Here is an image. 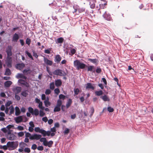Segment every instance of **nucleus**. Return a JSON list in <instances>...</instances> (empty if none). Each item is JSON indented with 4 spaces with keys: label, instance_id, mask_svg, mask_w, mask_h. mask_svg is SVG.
<instances>
[{
    "label": "nucleus",
    "instance_id": "f257e3e1",
    "mask_svg": "<svg viewBox=\"0 0 153 153\" xmlns=\"http://www.w3.org/2000/svg\"><path fill=\"white\" fill-rule=\"evenodd\" d=\"M12 46L10 45H8L6 48V52L7 54V57L6 62H12V58L11 56L12 55Z\"/></svg>",
    "mask_w": 153,
    "mask_h": 153
},
{
    "label": "nucleus",
    "instance_id": "f03ea898",
    "mask_svg": "<svg viewBox=\"0 0 153 153\" xmlns=\"http://www.w3.org/2000/svg\"><path fill=\"white\" fill-rule=\"evenodd\" d=\"M18 142L16 141L8 142L7 143V146L8 148V150L9 151L14 150L18 147Z\"/></svg>",
    "mask_w": 153,
    "mask_h": 153
},
{
    "label": "nucleus",
    "instance_id": "7ed1b4c3",
    "mask_svg": "<svg viewBox=\"0 0 153 153\" xmlns=\"http://www.w3.org/2000/svg\"><path fill=\"white\" fill-rule=\"evenodd\" d=\"M25 136L26 137H29L30 140H38L42 137V135L37 134H31L30 133L27 132L25 134Z\"/></svg>",
    "mask_w": 153,
    "mask_h": 153
},
{
    "label": "nucleus",
    "instance_id": "20e7f679",
    "mask_svg": "<svg viewBox=\"0 0 153 153\" xmlns=\"http://www.w3.org/2000/svg\"><path fill=\"white\" fill-rule=\"evenodd\" d=\"M74 66L76 67L77 70L83 69L87 67L86 65L81 62L78 60L74 61Z\"/></svg>",
    "mask_w": 153,
    "mask_h": 153
},
{
    "label": "nucleus",
    "instance_id": "39448f33",
    "mask_svg": "<svg viewBox=\"0 0 153 153\" xmlns=\"http://www.w3.org/2000/svg\"><path fill=\"white\" fill-rule=\"evenodd\" d=\"M53 74L55 75L59 76H65L67 74L65 71L59 69H56L53 72Z\"/></svg>",
    "mask_w": 153,
    "mask_h": 153
},
{
    "label": "nucleus",
    "instance_id": "423d86ee",
    "mask_svg": "<svg viewBox=\"0 0 153 153\" xmlns=\"http://www.w3.org/2000/svg\"><path fill=\"white\" fill-rule=\"evenodd\" d=\"M102 16L105 20L108 21H111V19L110 15L109 13H107L106 11L105 12Z\"/></svg>",
    "mask_w": 153,
    "mask_h": 153
},
{
    "label": "nucleus",
    "instance_id": "0eeeda50",
    "mask_svg": "<svg viewBox=\"0 0 153 153\" xmlns=\"http://www.w3.org/2000/svg\"><path fill=\"white\" fill-rule=\"evenodd\" d=\"M19 38V35L16 33H15L13 36L12 41V42H17Z\"/></svg>",
    "mask_w": 153,
    "mask_h": 153
},
{
    "label": "nucleus",
    "instance_id": "6e6552de",
    "mask_svg": "<svg viewBox=\"0 0 153 153\" xmlns=\"http://www.w3.org/2000/svg\"><path fill=\"white\" fill-rule=\"evenodd\" d=\"M94 85V84L90 82L87 83V84L85 85L86 89L88 90L91 89L92 90H94V87L93 86Z\"/></svg>",
    "mask_w": 153,
    "mask_h": 153
},
{
    "label": "nucleus",
    "instance_id": "1a4fd4ad",
    "mask_svg": "<svg viewBox=\"0 0 153 153\" xmlns=\"http://www.w3.org/2000/svg\"><path fill=\"white\" fill-rule=\"evenodd\" d=\"M25 65L24 63L22 62L18 63L16 65V69L19 70H21L23 68L25 67Z\"/></svg>",
    "mask_w": 153,
    "mask_h": 153
},
{
    "label": "nucleus",
    "instance_id": "9d476101",
    "mask_svg": "<svg viewBox=\"0 0 153 153\" xmlns=\"http://www.w3.org/2000/svg\"><path fill=\"white\" fill-rule=\"evenodd\" d=\"M21 87L19 86H16L12 89L13 91L16 94H19L21 91Z\"/></svg>",
    "mask_w": 153,
    "mask_h": 153
},
{
    "label": "nucleus",
    "instance_id": "9b49d317",
    "mask_svg": "<svg viewBox=\"0 0 153 153\" xmlns=\"http://www.w3.org/2000/svg\"><path fill=\"white\" fill-rule=\"evenodd\" d=\"M23 116H19L16 117H15L14 118L16 122L18 123H19L22 122L23 119L22 118Z\"/></svg>",
    "mask_w": 153,
    "mask_h": 153
},
{
    "label": "nucleus",
    "instance_id": "f8f14e48",
    "mask_svg": "<svg viewBox=\"0 0 153 153\" xmlns=\"http://www.w3.org/2000/svg\"><path fill=\"white\" fill-rule=\"evenodd\" d=\"M44 62L47 65L51 66L53 64V62L52 61L49 60L48 59L45 57H44Z\"/></svg>",
    "mask_w": 153,
    "mask_h": 153
},
{
    "label": "nucleus",
    "instance_id": "ddd939ff",
    "mask_svg": "<svg viewBox=\"0 0 153 153\" xmlns=\"http://www.w3.org/2000/svg\"><path fill=\"white\" fill-rule=\"evenodd\" d=\"M32 72V71L30 69L29 67L27 68V69H24L22 71L24 74L25 75L30 74Z\"/></svg>",
    "mask_w": 153,
    "mask_h": 153
},
{
    "label": "nucleus",
    "instance_id": "4468645a",
    "mask_svg": "<svg viewBox=\"0 0 153 153\" xmlns=\"http://www.w3.org/2000/svg\"><path fill=\"white\" fill-rule=\"evenodd\" d=\"M88 60L91 62L95 64L96 65H98L99 62V60L97 59H92L91 58H88Z\"/></svg>",
    "mask_w": 153,
    "mask_h": 153
},
{
    "label": "nucleus",
    "instance_id": "2eb2a0df",
    "mask_svg": "<svg viewBox=\"0 0 153 153\" xmlns=\"http://www.w3.org/2000/svg\"><path fill=\"white\" fill-rule=\"evenodd\" d=\"M62 59V57L59 54L56 55L55 57L54 61L57 64L59 63Z\"/></svg>",
    "mask_w": 153,
    "mask_h": 153
},
{
    "label": "nucleus",
    "instance_id": "dca6fc26",
    "mask_svg": "<svg viewBox=\"0 0 153 153\" xmlns=\"http://www.w3.org/2000/svg\"><path fill=\"white\" fill-rule=\"evenodd\" d=\"M7 137L10 140H15L16 139V137L14 134L12 133L10 135H7Z\"/></svg>",
    "mask_w": 153,
    "mask_h": 153
},
{
    "label": "nucleus",
    "instance_id": "f3484780",
    "mask_svg": "<svg viewBox=\"0 0 153 153\" xmlns=\"http://www.w3.org/2000/svg\"><path fill=\"white\" fill-rule=\"evenodd\" d=\"M62 84V82L60 79H55V85L57 87L60 86Z\"/></svg>",
    "mask_w": 153,
    "mask_h": 153
},
{
    "label": "nucleus",
    "instance_id": "a211bd4d",
    "mask_svg": "<svg viewBox=\"0 0 153 153\" xmlns=\"http://www.w3.org/2000/svg\"><path fill=\"white\" fill-rule=\"evenodd\" d=\"M12 84V82L10 80H7L4 82V86L5 87L8 88Z\"/></svg>",
    "mask_w": 153,
    "mask_h": 153
},
{
    "label": "nucleus",
    "instance_id": "6ab92c4d",
    "mask_svg": "<svg viewBox=\"0 0 153 153\" xmlns=\"http://www.w3.org/2000/svg\"><path fill=\"white\" fill-rule=\"evenodd\" d=\"M100 98L105 102L109 101H110L108 97L106 95L100 96Z\"/></svg>",
    "mask_w": 153,
    "mask_h": 153
},
{
    "label": "nucleus",
    "instance_id": "aec40b11",
    "mask_svg": "<svg viewBox=\"0 0 153 153\" xmlns=\"http://www.w3.org/2000/svg\"><path fill=\"white\" fill-rule=\"evenodd\" d=\"M15 114L16 116L19 115L21 113V111L19 108L18 106H16L15 107Z\"/></svg>",
    "mask_w": 153,
    "mask_h": 153
},
{
    "label": "nucleus",
    "instance_id": "412c9836",
    "mask_svg": "<svg viewBox=\"0 0 153 153\" xmlns=\"http://www.w3.org/2000/svg\"><path fill=\"white\" fill-rule=\"evenodd\" d=\"M72 103V100L71 99H69L68 100L66 104V107L67 108H68Z\"/></svg>",
    "mask_w": 153,
    "mask_h": 153
},
{
    "label": "nucleus",
    "instance_id": "4be33fe9",
    "mask_svg": "<svg viewBox=\"0 0 153 153\" xmlns=\"http://www.w3.org/2000/svg\"><path fill=\"white\" fill-rule=\"evenodd\" d=\"M16 77L19 79V78H22L24 79H26L27 77L25 76L23 74L21 73H18L16 76Z\"/></svg>",
    "mask_w": 153,
    "mask_h": 153
},
{
    "label": "nucleus",
    "instance_id": "5701e85b",
    "mask_svg": "<svg viewBox=\"0 0 153 153\" xmlns=\"http://www.w3.org/2000/svg\"><path fill=\"white\" fill-rule=\"evenodd\" d=\"M94 66L93 65H89L88 67L87 71H91L94 72L95 70H94Z\"/></svg>",
    "mask_w": 153,
    "mask_h": 153
},
{
    "label": "nucleus",
    "instance_id": "b1692460",
    "mask_svg": "<svg viewBox=\"0 0 153 153\" xmlns=\"http://www.w3.org/2000/svg\"><path fill=\"white\" fill-rule=\"evenodd\" d=\"M11 74V72L10 70L8 68H6V71L4 73V75L7 76H10Z\"/></svg>",
    "mask_w": 153,
    "mask_h": 153
},
{
    "label": "nucleus",
    "instance_id": "393cba45",
    "mask_svg": "<svg viewBox=\"0 0 153 153\" xmlns=\"http://www.w3.org/2000/svg\"><path fill=\"white\" fill-rule=\"evenodd\" d=\"M28 92V91L27 90H24L21 93V95L23 97H26L28 94L27 93Z\"/></svg>",
    "mask_w": 153,
    "mask_h": 153
},
{
    "label": "nucleus",
    "instance_id": "a878e982",
    "mask_svg": "<svg viewBox=\"0 0 153 153\" xmlns=\"http://www.w3.org/2000/svg\"><path fill=\"white\" fill-rule=\"evenodd\" d=\"M25 53L31 60H33V57L31 54L27 50H26L25 51Z\"/></svg>",
    "mask_w": 153,
    "mask_h": 153
},
{
    "label": "nucleus",
    "instance_id": "bb28decb",
    "mask_svg": "<svg viewBox=\"0 0 153 153\" xmlns=\"http://www.w3.org/2000/svg\"><path fill=\"white\" fill-rule=\"evenodd\" d=\"M64 40V39L63 38L60 37L57 39L56 41V43H62Z\"/></svg>",
    "mask_w": 153,
    "mask_h": 153
},
{
    "label": "nucleus",
    "instance_id": "cd10ccee",
    "mask_svg": "<svg viewBox=\"0 0 153 153\" xmlns=\"http://www.w3.org/2000/svg\"><path fill=\"white\" fill-rule=\"evenodd\" d=\"M9 109L10 110V114L11 115L14 113V108L13 105H11L9 108Z\"/></svg>",
    "mask_w": 153,
    "mask_h": 153
},
{
    "label": "nucleus",
    "instance_id": "c85d7f7f",
    "mask_svg": "<svg viewBox=\"0 0 153 153\" xmlns=\"http://www.w3.org/2000/svg\"><path fill=\"white\" fill-rule=\"evenodd\" d=\"M42 128L41 129L39 127H36L34 128L35 131L37 133H41L42 131H43Z\"/></svg>",
    "mask_w": 153,
    "mask_h": 153
},
{
    "label": "nucleus",
    "instance_id": "c756f323",
    "mask_svg": "<svg viewBox=\"0 0 153 153\" xmlns=\"http://www.w3.org/2000/svg\"><path fill=\"white\" fill-rule=\"evenodd\" d=\"M95 93L96 95L97 96H100L103 94V92L102 90H100L99 91H95Z\"/></svg>",
    "mask_w": 153,
    "mask_h": 153
},
{
    "label": "nucleus",
    "instance_id": "7c9ffc66",
    "mask_svg": "<svg viewBox=\"0 0 153 153\" xmlns=\"http://www.w3.org/2000/svg\"><path fill=\"white\" fill-rule=\"evenodd\" d=\"M39 114V110L37 108H35L34 109V112L33 111L32 115H34L35 116H37Z\"/></svg>",
    "mask_w": 153,
    "mask_h": 153
},
{
    "label": "nucleus",
    "instance_id": "2f4dec72",
    "mask_svg": "<svg viewBox=\"0 0 153 153\" xmlns=\"http://www.w3.org/2000/svg\"><path fill=\"white\" fill-rule=\"evenodd\" d=\"M61 110L60 107L56 105L53 111L54 112H59Z\"/></svg>",
    "mask_w": 153,
    "mask_h": 153
},
{
    "label": "nucleus",
    "instance_id": "473e14b6",
    "mask_svg": "<svg viewBox=\"0 0 153 153\" xmlns=\"http://www.w3.org/2000/svg\"><path fill=\"white\" fill-rule=\"evenodd\" d=\"M74 96L75 95H78L80 92V91L78 88H74Z\"/></svg>",
    "mask_w": 153,
    "mask_h": 153
},
{
    "label": "nucleus",
    "instance_id": "72a5a7b5",
    "mask_svg": "<svg viewBox=\"0 0 153 153\" xmlns=\"http://www.w3.org/2000/svg\"><path fill=\"white\" fill-rule=\"evenodd\" d=\"M8 147H7V144L6 145H5L4 146H2L1 145H0V149H3L4 150H7L8 149Z\"/></svg>",
    "mask_w": 153,
    "mask_h": 153
},
{
    "label": "nucleus",
    "instance_id": "f704fd0d",
    "mask_svg": "<svg viewBox=\"0 0 153 153\" xmlns=\"http://www.w3.org/2000/svg\"><path fill=\"white\" fill-rule=\"evenodd\" d=\"M44 103L45 106L46 107H48L51 105V103L49 101H44Z\"/></svg>",
    "mask_w": 153,
    "mask_h": 153
},
{
    "label": "nucleus",
    "instance_id": "c9c22d12",
    "mask_svg": "<svg viewBox=\"0 0 153 153\" xmlns=\"http://www.w3.org/2000/svg\"><path fill=\"white\" fill-rule=\"evenodd\" d=\"M25 145L27 146V144L23 142H21V143H19V147L22 148H23L25 147Z\"/></svg>",
    "mask_w": 153,
    "mask_h": 153
},
{
    "label": "nucleus",
    "instance_id": "e433bc0d",
    "mask_svg": "<svg viewBox=\"0 0 153 153\" xmlns=\"http://www.w3.org/2000/svg\"><path fill=\"white\" fill-rule=\"evenodd\" d=\"M73 7L74 10V12H73V13L76 12L77 10H78V9L79 8V6L76 4L74 5L73 6Z\"/></svg>",
    "mask_w": 153,
    "mask_h": 153
},
{
    "label": "nucleus",
    "instance_id": "4c0bfd02",
    "mask_svg": "<svg viewBox=\"0 0 153 153\" xmlns=\"http://www.w3.org/2000/svg\"><path fill=\"white\" fill-rule=\"evenodd\" d=\"M26 43L28 45H29L31 43V41L30 38H27L26 40Z\"/></svg>",
    "mask_w": 153,
    "mask_h": 153
},
{
    "label": "nucleus",
    "instance_id": "58836bf2",
    "mask_svg": "<svg viewBox=\"0 0 153 153\" xmlns=\"http://www.w3.org/2000/svg\"><path fill=\"white\" fill-rule=\"evenodd\" d=\"M53 143V142L52 140H50L48 142V141L47 146L50 148L52 146Z\"/></svg>",
    "mask_w": 153,
    "mask_h": 153
},
{
    "label": "nucleus",
    "instance_id": "ea45409f",
    "mask_svg": "<svg viewBox=\"0 0 153 153\" xmlns=\"http://www.w3.org/2000/svg\"><path fill=\"white\" fill-rule=\"evenodd\" d=\"M94 110L93 107H92L90 108V116L91 117L93 115L94 112Z\"/></svg>",
    "mask_w": 153,
    "mask_h": 153
},
{
    "label": "nucleus",
    "instance_id": "a19ab883",
    "mask_svg": "<svg viewBox=\"0 0 153 153\" xmlns=\"http://www.w3.org/2000/svg\"><path fill=\"white\" fill-rule=\"evenodd\" d=\"M55 88V86L53 82L50 83V88L51 89L53 90Z\"/></svg>",
    "mask_w": 153,
    "mask_h": 153
},
{
    "label": "nucleus",
    "instance_id": "79ce46f5",
    "mask_svg": "<svg viewBox=\"0 0 153 153\" xmlns=\"http://www.w3.org/2000/svg\"><path fill=\"white\" fill-rule=\"evenodd\" d=\"M101 69L99 66H97L95 71L98 74L100 73L101 72Z\"/></svg>",
    "mask_w": 153,
    "mask_h": 153
},
{
    "label": "nucleus",
    "instance_id": "37998d69",
    "mask_svg": "<svg viewBox=\"0 0 153 153\" xmlns=\"http://www.w3.org/2000/svg\"><path fill=\"white\" fill-rule=\"evenodd\" d=\"M107 110L109 112H112L114 111V109L111 106H108L107 108Z\"/></svg>",
    "mask_w": 153,
    "mask_h": 153
},
{
    "label": "nucleus",
    "instance_id": "c03bdc74",
    "mask_svg": "<svg viewBox=\"0 0 153 153\" xmlns=\"http://www.w3.org/2000/svg\"><path fill=\"white\" fill-rule=\"evenodd\" d=\"M66 97V96L64 95L63 94H60L59 96V99H62L63 100H64Z\"/></svg>",
    "mask_w": 153,
    "mask_h": 153
},
{
    "label": "nucleus",
    "instance_id": "a18cd8bd",
    "mask_svg": "<svg viewBox=\"0 0 153 153\" xmlns=\"http://www.w3.org/2000/svg\"><path fill=\"white\" fill-rule=\"evenodd\" d=\"M62 101L60 100L59 99L57 101L56 105L60 107L62 105Z\"/></svg>",
    "mask_w": 153,
    "mask_h": 153
},
{
    "label": "nucleus",
    "instance_id": "49530a36",
    "mask_svg": "<svg viewBox=\"0 0 153 153\" xmlns=\"http://www.w3.org/2000/svg\"><path fill=\"white\" fill-rule=\"evenodd\" d=\"M24 151L26 153H29L30 152V150L29 148L26 147L24 149Z\"/></svg>",
    "mask_w": 153,
    "mask_h": 153
},
{
    "label": "nucleus",
    "instance_id": "de8ad7c7",
    "mask_svg": "<svg viewBox=\"0 0 153 153\" xmlns=\"http://www.w3.org/2000/svg\"><path fill=\"white\" fill-rule=\"evenodd\" d=\"M85 8L82 7L81 8H79L78 9V12L79 13H81L83 12H85Z\"/></svg>",
    "mask_w": 153,
    "mask_h": 153
},
{
    "label": "nucleus",
    "instance_id": "09e8293b",
    "mask_svg": "<svg viewBox=\"0 0 153 153\" xmlns=\"http://www.w3.org/2000/svg\"><path fill=\"white\" fill-rule=\"evenodd\" d=\"M22 85L27 88L29 87L30 86L29 83L25 81Z\"/></svg>",
    "mask_w": 153,
    "mask_h": 153
},
{
    "label": "nucleus",
    "instance_id": "8fccbe9b",
    "mask_svg": "<svg viewBox=\"0 0 153 153\" xmlns=\"http://www.w3.org/2000/svg\"><path fill=\"white\" fill-rule=\"evenodd\" d=\"M33 126H29L28 130L30 132H32L33 131V128L34 127V125L33 123Z\"/></svg>",
    "mask_w": 153,
    "mask_h": 153
},
{
    "label": "nucleus",
    "instance_id": "3c124183",
    "mask_svg": "<svg viewBox=\"0 0 153 153\" xmlns=\"http://www.w3.org/2000/svg\"><path fill=\"white\" fill-rule=\"evenodd\" d=\"M69 131L70 129L68 128H66L64 132V133L65 134H67L69 133Z\"/></svg>",
    "mask_w": 153,
    "mask_h": 153
},
{
    "label": "nucleus",
    "instance_id": "603ef678",
    "mask_svg": "<svg viewBox=\"0 0 153 153\" xmlns=\"http://www.w3.org/2000/svg\"><path fill=\"white\" fill-rule=\"evenodd\" d=\"M37 146L36 144H33L31 147V149L35 150L37 149Z\"/></svg>",
    "mask_w": 153,
    "mask_h": 153
},
{
    "label": "nucleus",
    "instance_id": "864d4df0",
    "mask_svg": "<svg viewBox=\"0 0 153 153\" xmlns=\"http://www.w3.org/2000/svg\"><path fill=\"white\" fill-rule=\"evenodd\" d=\"M55 93L56 95H58L60 92V90L58 88H56L54 90Z\"/></svg>",
    "mask_w": 153,
    "mask_h": 153
},
{
    "label": "nucleus",
    "instance_id": "5fc2aeb1",
    "mask_svg": "<svg viewBox=\"0 0 153 153\" xmlns=\"http://www.w3.org/2000/svg\"><path fill=\"white\" fill-rule=\"evenodd\" d=\"M6 63L8 67L11 68L12 67V62H6Z\"/></svg>",
    "mask_w": 153,
    "mask_h": 153
},
{
    "label": "nucleus",
    "instance_id": "6e6d98bb",
    "mask_svg": "<svg viewBox=\"0 0 153 153\" xmlns=\"http://www.w3.org/2000/svg\"><path fill=\"white\" fill-rule=\"evenodd\" d=\"M12 102L11 101H8L6 103L5 105L6 107H7L8 106H9L10 105V104L12 103Z\"/></svg>",
    "mask_w": 153,
    "mask_h": 153
},
{
    "label": "nucleus",
    "instance_id": "4d7b16f0",
    "mask_svg": "<svg viewBox=\"0 0 153 153\" xmlns=\"http://www.w3.org/2000/svg\"><path fill=\"white\" fill-rule=\"evenodd\" d=\"M37 149L39 151H42L44 149V147L42 146H39L37 147Z\"/></svg>",
    "mask_w": 153,
    "mask_h": 153
},
{
    "label": "nucleus",
    "instance_id": "13d9d810",
    "mask_svg": "<svg viewBox=\"0 0 153 153\" xmlns=\"http://www.w3.org/2000/svg\"><path fill=\"white\" fill-rule=\"evenodd\" d=\"M45 113L43 111L41 110H40L39 111V116L41 117H42L45 115Z\"/></svg>",
    "mask_w": 153,
    "mask_h": 153
},
{
    "label": "nucleus",
    "instance_id": "bf43d9fd",
    "mask_svg": "<svg viewBox=\"0 0 153 153\" xmlns=\"http://www.w3.org/2000/svg\"><path fill=\"white\" fill-rule=\"evenodd\" d=\"M28 111L32 114L33 111V109L31 107H30L28 108Z\"/></svg>",
    "mask_w": 153,
    "mask_h": 153
},
{
    "label": "nucleus",
    "instance_id": "052dcab7",
    "mask_svg": "<svg viewBox=\"0 0 153 153\" xmlns=\"http://www.w3.org/2000/svg\"><path fill=\"white\" fill-rule=\"evenodd\" d=\"M42 130L43 131H42L41 133H41L43 137H45L46 136V131L44 129H42Z\"/></svg>",
    "mask_w": 153,
    "mask_h": 153
},
{
    "label": "nucleus",
    "instance_id": "680f3d73",
    "mask_svg": "<svg viewBox=\"0 0 153 153\" xmlns=\"http://www.w3.org/2000/svg\"><path fill=\"white\" fill-rule=\"evenodd\" d=\"M18 135L19 137H22L24 135V132L21 131L18 133Z\"/></svg>",
    "mask_w": 153,
    "mask_h": 153
},
{
    "label": "nucleus",
    "instance_id": "e2e57ef3",
    "mask_svg": "<svg viewBox=\"0 0 153 153\" xmlns=\"http://www.w3.org/2000/svg\"><path fill=\"white\" fill-rule=\"evenodd\" d=\"M51 90H50L49 89H47L46 90L45 92V93L46 95H49L51 93Z\"/></svg>",
    "mask_w": 153,
    "mask_h": 153
},
{
    "label": "nucleus",
    "instance_id": "0e129e2a",
    "mask_svg": "<svg viewBox=\"0 0 153 153\" xmlns=\"http://www.w3.org/2000/svg\"><path fill=\"white\" fill-rule=\"evenodd\" d=\"M39 140H40V141L41 142H43H43L45 141H46V140H47L46 139V138H45V137H40V138H39Z\"/></svg>",
    "mask_w": 153,
    "mask_h": 153
},
{
    "label": "nucleus",
    "instance_id": "69168bd1",
    "mask_svg": "<svg viewBox=\"0 0 153 153\" xmlns=\"http://www.w3.org/2000/svg\"><path fill=\"white\" fill-rule=\"evenodd\" d=\"M15 98L18 101L20 100V97L19 96L17 95V94H15Z\"/></svg>",
    "mask_w": 153,
    "mask_h": 153
},
{
    "label": "nucleus",
    "instance_id": "338daca9",
    "mask_svg": "<svg viewBox=\"0 0 153 153\" xmlns=\"http://www.w3.org/2000/svg\"><path fill=\"white\" fill-rule=\"evenodd\" d=\"M17 129L19 131H22L24 130V128L21 126H18L17 128Z\"/></svg>",
    "mask_w": 153,
    "mask_h": 153
},
{
    "label": "nucleus",
    "instance_id": "774afa93",
    "mask_svg": "<svg viewBox=\"0 0 153 153\" xmlns=\"http://www.w3.org/2000/svg\"><path fill=\"white\" fill-rule=\"evenodd\" d=\"M19 42H20V43L21 45L22 46H23L24 45L25 43H24V40L23 39H20L19 40Z\"/></svg>",
    "mask_w": 153,
    "mask_h": 153
}]
</instances>
